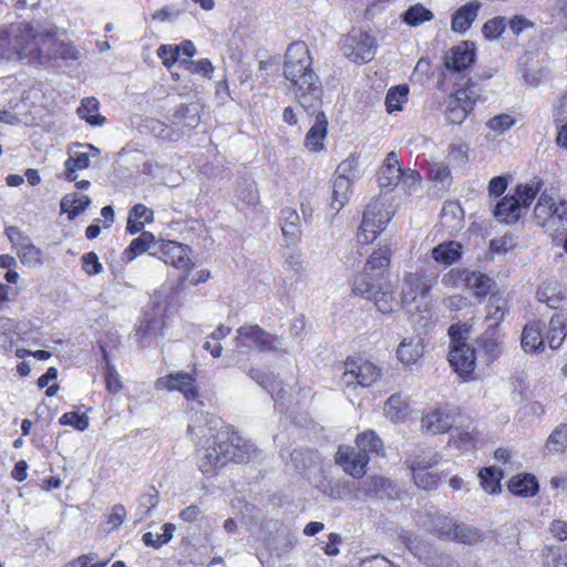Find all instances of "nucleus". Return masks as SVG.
Segmentation results:
<instances>
[{"label": "nucleus", "instance_id": "nucleus-1", "mask_svg": "<svg viewBox=\"0 0 567 567\" xmlns=\"http://www.w3.org/2000/svg\"><path fill=\"white\" fill-rule=\"evenodd\" d=\"M0 49L27 64L51 68L76 61L81 52L71 41L60 40L51 29L34 30L28 23H12L0 31Z\"/></svg>", "mask_w": 567, "mask_h": 567}, {"label": "nucleus", "instance_id": "nucleus-2", "mask_svg": "<svg viewBox=\"0 0 567 567\" xmlns=\"http://www.w3.org/2000/svg\"><path fill=\"white\" fill-rule=\"evenodd\" d=\"M188 433L197 444L207 445L200 463L203 473H209L208 467H221L229 461L248 463L260 454L254 443L238 435L220 419L209 414L196 415L188 424Z\"/></svg>", "mask_w": 567, "mask_h": 567}, {"label": "nucleus", "instance_id": "nucleus-3", "mask_svg": "<svg viewBox=\"0 0 567 567\" xmlns=\"http://www.w3.org/2000/svg\"><path fill=\"white\" fill-rule=\"evenodd\" d=\"M282 73L285 79L290 82V89L300 107L312 110L319 105L320 99L323 96V86L312 68V56L303 41L289 44L285 54Z\"/></svg>", "mask_w": 567, "mask_h": 567}, {"label": "nucleus", "instance_id": "nucleus-4", "mask_svg": "<svg viewBox=\"0 0 567 567\" xmlns=\"http://www.w3.org/2000/svg\"><path fill=\"white\" fill-rule=\"evenodd\" d=\"M436 276L425 271L409 272L403 278L402 306L410 313H421L426 318L431 312L430 291Z\"/></svg>", "mask_w": 567, "mask_h": 567}, {"label": "nucleus", "instance_id": "nucleus-5", "mask_svg": "<svg viewBox=\"0 0 567 567\" xmlns=\"http://www.w3.org/2000/svg\"><path fill=\"white\" fill-rule=\"evenodd\" d=\"M481 86L472 79L451 94L445 102L444 115L452 124H462L481 99Z\"/></svg>", "mask_w": 567, "mask_h": 567}, {"label": "nucleus", "instance_id": "nucleus-6", "mask_svg": "<svg viewBox=\"0 0 567 567\" xmlns=\"http://www.w3.org/2000/svg\"><path fill=\"white\" fill-rule=\"evenodd\" d=\"M381 377L378 367L369 361H347L342 372L340 384L343 392L351 396L355 394L358 388H368Z\"/></svg>", "mask_w": 567, "mask_h": 567}, {"label": "nucleus", "instance_id": "nucleus-7", "mask_svg": "<svg viewBox=\"0 0 567 567\" xmlns=\"http://www.w3.org/2000/svg\"><path fill=\"white\" fill-rule=\"evenodd\" d=\"M235 341L237 347L254 348L261 352H275L282 349L281 338L258 324H245L238 328Z\"/></svg>", "mask_w": 567, "mask_h": 567}, {"label": "nucleus", "instance_id": "nucleus-8", "mask_svg": "<svg viewBox=\"0 0 567 567\" xmlns=\"http://www.w3.org/2000/svg\"><path fill=\"white\" fill-rule=\"evenodd\" d=\"M353 292L368 300H373L381 313L393 311L395 299L393 290L384 281H367V276H358L353 282Z\"/></svg>", "mask_w": 567, "mask_h": 567}, {"label": "nucleus", "instance_id": "nucleus-9", "mask_svg": "<svg viewBox=\"0 0 567 567\" xmlns=\"http://www.w3.org/2000/svg\"><path fill=\"white\" fill-rule=\"evenodd\" d=\"M391 217V210L381 200L375 199L369 203L362 216L360 240L368 243L375 239L377 235L385 228Z\"/></svg>", "mask_w": 567, "mask_h": 567}, {"label": "nucleus", "instance_id": "nucleus-10", "mask_svg": "<svg viewBox=\"0 0 567 567\" xmlns=\"http://www.w3.org/2000/svg\"><path fill=\"white\" fill-rule=\"evenodd\" d=\"M377 51L375 40L365 32H358L348 35L342 44L343 54L355 63L371 61Z\"/></svg>", "mask_w": 567, "mask_h": 567}, {"label": "nucleus", "instance_id": "nucleus-11", "mask_svg": "<svg viewBox=\"0 0 567 567\" xmlns=\"http://www.w3.org/2000/svg\"><path fill=\"white\" fill-rule=\"evenodd\" d=\"M322 109V99L312 110L302 109L309 116H313V123L305 136L303 146L312 153L322 152L326 148L324 141L328 135V117Z\"/></svg>", "mask_w": 567, "mask_h": 567}, {"label": "nucleus", "instance_id": "nucleus-12", "mask_svg": "<svg viewBox=\"0 0 567 567\" xmlns=\"http://www.w3.org/2000/svg\"><path fill=\"white\" fill-rule=\"evenodd\" d=\"M437 454L431 451L423 452L411 461L410 467L413 480L419 487L426 491L435 488L439 476L433 471V467L437 465Z\"/></svg>", "mask_w": 567, "mask_h": 567}, {"label": "nucleus", "instance_id": "nucleus-13", "mask_svg": "<svg viewBox=\"0 0 567 567\" xmlns=\"http://www.w3.org/2000/svg\"><path fill=\"white\" fill-rule=\"evenodd\" d=\"M460 416L458 410L449 405L429 411L421 420L422 431L429 434H441L451 430Z\"/></svg>", "mask_w": 567, "mask_h": 567}, {"label": "nucleus", "instance_id": "nucleus-14", "mask_svg": "<svg viewBox=\"0 0 567 567\" xmlns=\"http://www.w3.org/2000/svg\"><path fill=\"white\" fill-rule=\"evenodd\" d=\"M370 456L360 452L357 446H340L336 463L353 478H361L367 472Z\"/></svg>", "mask_w": 567, "mask_h": 567}, {"label": "nucleus", "instance_id": "nucleus-15", "mask_svg": "<svg viewBox=\"0 0 567 567\" xmlns=\"http://www.w3.org/2000/svg\"><path fill=\"white\" fill-rule=\"evenodd\" d=\"M163 319L154 309L145 311L135 329V339L140 347L145 348L153 344L163 333Z\"/></svg>", "mask_w": 567, "mask_h": 567}, {"label": "nucleus", "instance_id": "nucleus-16", "mask_svg": "<svg viewBox=\"0 0 567 567\" xmlns=\"http://www.w3.org/2000/svg\"><path fill=\"white\" fill-rule=\"evenodd\" d=\"M475 61V45L473 42L463 41L452 47L444 56V66L452 73L466 71Z\"/></svg>", "mask_w": 567, "mask_h": 567}, {"label": "nucleus", "instance_id": "nucleus-17", "mask_svg": "<svg viewBox=\"0 0 567 567\" xmlns=\"http://www.w3.org/2000/svg\"><path fill=\"white\" fill-rule=\"evenodd\" d=\"M362 496L395 498L398 491L389 478L374 475L357 484L354 498L359 499Z\"/></svg>", "mask_w": 567, "mask_h": 567}, {"label": "nucleus", "instance_id": "nucleus-18", "mask_svg": "<svg viewBox=\"0 0 567 567\" xmlns=\"http://www.w3.org/2000/svg\"><path fill=\"white\" fill-rule=\"evenodd\" d=\"M76 148H82L81 151L71 148L69 152V158L64 163L65 167V178L70 182L76 179V171H82L90 166L91 157H97L100 155V150L92 144H79L75 146Z\"/></svg>", "mask_w": 567, "mask_h": 567}, {"label": "nucleus", "instance_id": "nucleus-19", "mask_svg": "<svg viewBox=\"0 0 567 567\" xmlns=\"http://www.w3.org/2000/svg\"><path fill=\"white\" fill-rule=\"evenodd\" d=\"M454 371L464 380L474 372L476 365L475 349L470 346H452L447 355Z\"/></svg>", "mask_w": 567, "mask_h": 567}, {"label": "nucleus", "instance_id": "nucleus-20", "mask_svg": "<svg viewBox=\"0 0 567 567\" xmlns=\"http://www.w3.org/2000/svg\"><path fill=\"white\" fill-rule=\"evenodd\" d=\"M156 388L179 391L187 400H195L198 395L195 386V375L187 372H177L166 378H161L156 381Z\"/></svg>", "mask_w": 567, "mask_h": 567}, {"label": "nucleus", "instance_id": "nucleus-21", "mask_svg": "<svg viewBox=\"0 0 567 567\" xmlns=\"http://www.w3.org/2000/svg\"><path fill=\"white\" fill-rule=\"evenodd\" d=\"M391 249L389 246L380 247L369 257L364 270L360 276H367V281H384V272L391 262Z\"/></svg>", "mask_w": 567, "mask_h": 567}, {"label": "nucleus", "instance_id": "nucleus-22", "mask_svg": "<svg viewBox=\"0 0 567 567\" xmlns=\"http://www.w3.org/2000/svg\"><path fill=\"white\" fill-rule=\"evenodd\" d=\"M402 178V168L400 166L398 155L390 152L378 172V182L381 188L392 190Z\"/></svg>", "mask_w": 567, "mask_h": 567}, {"label": "nucleus", "instance_id": "nucleus-23", "mask_svg": "<svg viewBox=\"0 0 567 567\" xmlns=\"http://www.w3.org/2000/svg\"><path fill=\"white\" fill-rule=\"evenodd\" d=\"M162 259L177 269L188 271L192 269V261L187 256V246L177 241H166L159 247Z\"/></svg>", "mask_w": 567, "mask_h": 567}, {"label": "nucleus", "instance_id": "nucleus-24", "mask_svg": "<svg viewBox=\"0 0 567 567\" xmlns=\"http://www.w3.org/2000/svg\"><path fill=\"white\" fill-rule=\"evenodd\" d=\"M480 3L477 1L468 2L462 6L452 18L451 28L454 32L465 33L477 17Z\"/></svg>", "mask_w": 567, "mask_h": 567}, {"label": "nucleus", "instance_id": "nucleus-25", "mask_svg": "<svg viewBox=\"0 0 567 567\" xmlns=\"http://www.w3.org/2000/svg\"><path fill=\"white\" fill-rule=\"evenodd\" d=\"M520 215L518 202L512 195L505 196L494 208L495 218L507 225L515 224Z\"/></svg>", "mask_w": 567, "mask_h": 567}, {"label": "nucleus", "instance_id": "nucleus-26", "mask_svg": "<svg viewBox=\"0 0 567 567\" xmlns=\"http://www.w3.org/2000/svg\"><path fill=\"white\" fill-rule=\"evenodd\" d=\"M352 182L349 178L336 177L332 182V196L330 209L333 210L332 218L344 207L349 200V193Z\"/></svg>", "mask_w": 567, "mask_h": 567}, {"label": "nucleus", "instance_id": "nucleus-27", "mask_svg": "<svg viewBox=\"0 0 567 567\" xmlns=\"http://www.w3.org/2000/svg\"><path fill=\"white\" fill-rule=\"evenodd\" d=\"M539 489L536 477L532 474L516 475L508 482V491L517 496L532 497Z\"/></svg>", "mask_w": 567, "mask_h": 567}, {"label": "nucleus", "instance_id": "nucleus-28", "mask_svg": "<svg viewBox=\"0 0 567 567\" xmlns=\"http://www.w3.org/2000/svg\"><path fill=\"white\" fill-rule=\"evenodd\" d=\"M432 257L439 264L450 266L462 257V245L457 241H444L432 249Z\"/></svg>", "mask_w": 567, "mask_h": 567}, {"label": "nucleus", "instance_id": "nucleus-29", "mask_svg": "<svg viewBox=\"0 0 567 567\" xmlns=\"http://www.w3.org/2000/svg\"><path fill=\"white\" fill-rule=\"evenodd\" d=\"M567 336V316L564 313L554 315L548 324L547 340L551 349H558Z\"/></svg>", "mask_w": 567, "mask_h": 567}, {"label": "nucleus", "instance_id": "nucleus-30", "mask_svg": "<svg viewBox=\"0 0 567 567\" xmlns=\"http://www.w3.org/2000/svg\"><path fill=\"white\" fill-rule=\"evenodd\" d=\"M355 446L365 455H384L383 441L373 430L359 433L355 437Z\"/></svg>", "mask_w": 567, "mask_h": 567}, {"label": "nucleus", "instance_id": "nucleus-31", "mask_svg": "<svg viewBox=\"0 0 567 567\" xmlns=\"http://www.w3.org/2000/svg\"><path fill=\"white\" fill-rule=\"evenodd\" d=\"M522 348L525 352L536 353L544 349V338L538 322L526 324L522 332Z\"/></svg>", "mask_w": 567, "mask_h": 567}, {"label": "nucleus", "instance_id": "nucleus-32", "mask_svg": "<svg viewBox=\"0 0 567 567\" xmlns=\"http://www.w3.org/2000/svg\"><path fill=\"white\" fill-rule=\"evenodd\" d=\"M399 360L409 365L415 363L423 355V346L420 338H409L401 341L396 351Z\"/></svg>", "mask_w": 567, "mask_h": 567}, {"label": "nucleus", "instance_id": "nucleus-33", "mask_svg": "<svg viewBox=\"0 0 567 567\" xmlns=\"http://www.w3.org/2000/svg\"><path fill=\"white\" fill-rule=\"evenodd\" d=\"M90 203L91 199L86 195L76 193L68 194L61 199V212L65 213L69 219H74L86 209Z\"/></svg>", "mask_w": 567, "mask_h": 567}, {"label": "nucleus", "instance_id": "nucleus-34", "mask_svg": "<svg viewBox=\"0 0 567 567\" xmlns=\"http://www.w3.org/2000/svg\"><path fill=\"white\" fill-rule=\"evenodd\" d=\"M537 300L551 309H557L564 299L560 285L557 281L544 282L536 292Z\"/></svg>", "mask_w": 567, "mask_h": 567}, {"label": "nucleus", "instance_id": "nucleus-35", "mask_svg": "<svg viewBox=\"0 0 567 567\" xmlns=\"http://www.w3.org/2000/svg\"><path fill=\"white\" fill-rule=\"evenodd\" d=\"M478 351L484 352L488 361H494L501 354V342L496 337L495 328L491 327L477 339Z\"/></svg>", "mask_w": 567, "mask_h": 567}, {"label": "nucleus", "instance_id": "nucleus-36", "mask_svg": "<svg viewBox=\"0 0 567 567\" xmlns=\"http://www.w3.org/2000/svg\"><path fill=\"white\" fill-rule=\"evenodd\" d=\"M281 230L285 237L295 240L301 234L300 217L296 209L286 207L280 212Z\"/></svg>", "mask_w": 567, "mask_h": 567}, {"label": "nucleus", "instance_id": "nucleus-37", "mask_svg": "<svg viewBox=\"0 0 567 567\" xmlns=\"http://www.w3.org/2000/svg\"><path fill=\"white\" fill-rule=\"evenodd\" d=\"M465 287L481 300L489 292L492 279L482 272L468 269Z\"/></svg>", "mask_w": 567, "mask_h": 567}, {"label": "nucleus", "instance_id": "nucleus-38", "mask_svg": "<svg viewBox=\"0 0 567 567\" xmlns=\"http://www.w3.org/2000/svg\"><path fill=\"white\" fill-rule=\"evenodd\" d=\"M540 181H532L529 184H518L512 196L518 202L522 210L528 209L537 194L540 192Z\"/></svg>", "mask_w": 567, "mask_h": 567}, {"label": "nucleus", "instance_id": "nucleus-39", "mask_svg": "<svg viewBox=\"0 0 567 567\" xmlns=\"http://www.w3.org/2000/svg\"><path fill=\"white\" fill-rule=\"evenodd\" d=\"M154 235L150 231H142V234L133 239L130 246L123 251L122 259L132 261L137 255L147 251L154 243Z\"/></svg>", "mask_w": 567, "mask_h": 567}, {"label": "nucleus", "instance_id": "nucleus-40", "mask_svg": "<svg viewBox=\"0 0 567 567\" xmlns=\"http://www.w3.org/2000/svg\"><path fill=\"white\" fill-rule=\"evenodd\" d=\"M453 530L454 536L452 540L465 545H474L485 538L482 530L465 523H457Z\"/></svg>", "mask_w": 567, "mask_h": 567}, {"label": "nucleus", "instance_id": "nucleus-41", "mask_svg": "<svg viewBox=\"0 0 567 567\" xmlns=\"http://www.w3.org/2000/svg\"><path fill=\"white\" fill-rule=\"evenodd\" d=\"M476 426L471 422L466 425L465 429H460L458 425L454 429V434L452 435V443L462 450H470L475 446L476 442Z\"/></svg>", "mask_w": 567, "mask_h": 567}, {"label": "nucleus", "instance_id": "nucleus-42", "mask_svg": "<svg viewBox=\"0 0 567 567\" xmlns=\"http://www.w3.org/2000/svg\"><path fill=\"white\" fill-rule=\"evenodd\" d=\"M478 477L483 489L489 494H496L501 491V478L503 472L495 466L484 467L480 471Z\"/></svg>", "mask_w": 567, "mask_h": 567}, {"label": "nucleus", "instance_id": "nucleus-43", "mask_svg": "<svg viewBox=\"0 0 567 567\" xmlns=\"http://www.w3.org/2000/svg\"><path fill=\"white\" fill-rule=\"evenodd\" d=\"M97 112L99 102L94 97L84 99L78 109L79 116L93 126L101 125L105 121V117Z\"/></svg>", "mask_w": 567, "mask_h": 567}, {"label": "nucleus", "instance_id": "nucleus-44", "mask_svg": "<svg viewBox=\"0 0 567 567\" xmlns=\"http://www.w3.org/2000/svg\"><path fill=\"white\" fill-rule=\"evenodd\" d=\"M534 216L540 226H546L547 223L554 220V198L546 193H542L535 206Z\"/></svg>", "mask_w": 567, "mask_h": 567}, {"label": "nucleus", "instance_id": "nucleus-45", "mask_svg": "<svg viewBox=\"0 0 567 567\" xmlns=\"http://www.w3.org/2000/svg\"><path fill=\"white\" fill-rule=\"evenodd\" d=\"M409 87L405 84L390 89L385 96V109L388 113L401 111L402 104L408 101Z\"/></svg>", "mask_w": 567, "mask_h": 567}, {"label": "nucleus", "instance_id": "nucleus-46", "mask_svg": "<svg viewBox=\"0 0 567 567\" xmlns=\"http://www.w3.org/2000/svg\"><path fill=\"white\" fill-rule=\"evenodd\" d=\"M546 449L555 454L567 452V424L558 425L546 441Z\"/></svg>", "mask_w": 567, "mask_h": 567}, {"label": "nucleus", "instance_id": "nucleus-47", "mask_svg": "<svg viewBox=\"0 0 567 567\" xmlns=\"http://www.w3.org/2000/svg\"><path fill=\"white\" fill-rule=\"evenodd\" d=\"M385 415L394 423L400 422L408 415V404L400 394L391 395L384 405Z\"/></svg>", "mask_w": 567, "mask_h": 567}, {"label": "nucleus", "instance_id": "nucleus-48", "mask_svg": "<svg viewBox=\"0 0 567 567\" xmlns=\"http://www.w3.org/2000/svg\"><path fill=\"white\" fill-rule=\"evenodd\" d=\"M403 21L411 25L416 27L423 22L431 21L434 16L432 11L423 7L421 3L411 6L402 16Z\"/></svg>", "mask_w": 567, "mask_h": 567}, {"label": "nucleus", "instance_id": "nucleus-49", "mask_svg": "<svg viewBox=\"0 0 567 567\" xmlns=\"http://www.w3.org/2000/svg\"><path fill=\"white\" fill-rule=\"evenodd\" d=\"M175 529L176 527L174 524L166 523L163 525L162 534H154L152 532H147L143 535V542L146 546L159 548L161 546L167 544L172 539Z\"/></svg>", "mask_w": 567, "mask_h": 567}, {"label": "nucleus", "instance_id": "nucleus-50", "mask_svg": "<svg viewBox=\"0 0 567 567\" xmlns=\"http://www.w3.org/2000/svg\"><path fill=\"white\" fill-rule=\"evenodd\" d=\"M323 492L333 499H343L350 495L355 494L357 485L348 480L337 481L324 487Z\"/></svg>", "mask_w": 567, "mask_h": 567}, {"label": "nucleus", "instance_id": "nucleus-51", "mask_svg": "<svg viewBox=\"0 0 567 567\" xmlns=\"http://www.w3.org/2000/svg\"><path fill=\"white\" fill-rule=\"evenodd\" d=\"M463 209L457 203L454 202H449L444 204L441 210L442 223L450 227H457L461 221Z\"/></svg>", "mask_w": 567, "mask_h": 567}, {"label": "nucleus", "instance_id": "nucleus-52", "mask_svg": "<svg viewBox=\"0 0 567 567\" xmlns=\"http://www.w3.org/2000/svg\"><path fill=\"white\" fill-rule=\"evenodd\" d=\"M506 312V300H504L502 297L492 296L487 305L486 318L494 320L495 326H497L503 320Z\"/></svg>", "mask_w": 567, "mask_h": 567}, {"label": "nucleus", "instance_id": "nucleus-53", "mask_svg": "<svg viewBox=\"0 0 567 567\" xmlns=\"http://www.w3.org/2000/svg\"><path fill=\"white\" fill-rule=\"evenodd\" d=\"M468 269L452 268L443 275L442 285L447 288H458L465 286Z\"/></svg>", "mask_w": 567, "mask_h": 567}, {"label": "nucleus", "instance_id": "nucleus-54", "mask_svg": "<svg viewBox=\"0 0 567 567\" xmlns=\"http://www.w3.org/2000/svg\"><path fill=\"white\" fill-rule=\"evenodd\" d=\"M17 254L23 265L34 266L41 264L42 251L31 241Z\"/></svg>", "mask_w": 567, "mask_h": 567}, {"label": "nucleus", "instance_id": "nucleus-55", "mask_svg": "<svg viewBox=\"0 0 567 567\" xmlns=\"http://www.w3.org/2000/svg\"><path fill=\"white\" fill-rule=\"evenodd\" d=\"M102 352H103L104 360L106 362V372H105L106 389L111 393H116L121 389L120 375L116 372L115 368L110 364L109 354L103 347H102Z\"/></svg>", "mask_w": 567, "mask_h": 567}, {"label": "nucleus", "instance_id": "nucleus-56", "mask_svg": "<svg viewBox=\"0 0 567 567\" xmlns=\"http://www.w3.org/2000/svg\"><path fill=\"white\" fill-rule=\"evenodd\" d=\"M515 124V120L506 113L493 116L486 123L487 127L498 134L508 131Z\"/></svg>", "mask_w": 567, "mask_h": 567}, {"label": "nucleus", "instance_id": "nucleus-57", "mask_svg": "<svg viewBox=\"0 0 567 567\" xmlns=\"http://www.w3.org/2000/svg\"><path fill=\"white\" fill-rule=\"evenodd\" d=\"M96 558L95 553H89L72 559L63 567H105L109 564V560L96 561Z\"/></svg>", "mask_w": 567, "mask_h": 567}, {"label": "nucleus", "instance_id": "nucleus-58", "mask_svg": "<svg viewBox=\"0 0 567 567\" xmlns=\"http://www.w3.org/2000/svg\"><path fill=\"white\" fill-rule=\"evenodd\" d=\"M60 423L62 425H72L79 431H84L89 426V419L84 414L80 415L76 412H68L60 417Z\"/></svg>", "mask_w": 567, "mask_h": 567}, {"label": "nucleus", "instance_id": "nucleus-59", "mask_svg": "<svg viewBox=\"0 0 567 567\" xmlns=\"http://www.w3.org/2000/svg\"><path fill=\"white\" fill-rule=\"evenodd\" d=\"M6 235L12 243L13 247L16 248L17 252L22 249V247L27 246L31 239L29 236H27L22 230H20L16 226H9L6 228Z\"/></svg>", "mask_w": 567, "mask_h": 567}, {"label": "nucleus", "instance_id": "nucleus-60", "mask_svg": "<svg viewBox=\"0 0 567 567\" xmlns=\"http://www.w3.org/2000/svg\"><path fill=\"white\" fill-rule=\"evenodd\" d=\"M6 235L12 243L13 247L16 248L17 252L22 249V247L27 246L31 239L29 236H27L22 230H20L16 226H9L6 228Z\"/></svg>", "mask_w": 567, "mask_h": 567}, {"label": "nucleus", "instance_id": "nucleus-61", "mask_svg": "<svg viewBox=\"0 0 567 567\" xmlns=\"http://www.w3.org/2000/svg\"><path fill=\"white\" fill-rule=\"evenodd\" d=\"M505 30V19L504 18H494L488 20L483 25V34L488 39L498 38Z\"/></svg>", "mask_w": 567, "mask_h": 567}, {"label": "nucleus", "instance_id": "nucleus-62", "mask_svg": "<svg viewBox=\"0 0 567 567\" xmlns=\"http://www.w3.org/2000/svg\"><path fill=\"white\" fill-rule=\"evenodd\" d=\"M177 50L178 49H175L174 45L169 44H162L157 49V56L167 69H171L174 63L179 62Z\"/></svg>", "mask_w": 567, "mask_h": 567}, {"label": "nucleus", "instance_id": "nucleus-63", "mask_svg": "<svg viewBox=\"0 0 567 567\" xmlns=\"http://www.w3.org/2000/svg\"><path fill=\"white\" fill-rule=\"evenodd\" d=\"M456 525V522H453L447 517H442L434 525V532L439 537L452 540L454 536L453 529Z\"/></svg>", "mask_w": 567, "mask_h": 567}, {"label": "nucleus", "instance_id": "nucleus-64", "mask_svg": "<svg viewBox=\"0 0 567 567\" xmlns=\"http://www.w3.org/2000/svg\"><path fill=\"white\" fill-rule=\"evenodd\" d=\"M545 567H567V559L561 556L559 547H549L545 555Z\"/></svg>", "mask_w": 567, "mask_h": 567}]
</instances>
